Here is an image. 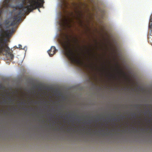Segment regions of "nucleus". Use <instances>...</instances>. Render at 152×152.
Listing matches in <instances>:
<instances>
[{"instance_id": "1", "label": "nucleus", "mask_w": 152, "mask_h": 152, "mask_svg": "<svg viewBox=\"0 0 152 152\" xmlns=\"http://www.w3.org/2000/svg\"><path fill=\"white\" fill-rule=\"evenodd\" d=\"M15 0H4L2 6L0 9V18L1 15L4 10H7L11 6L10 2H13ZM21 3L18 4L16 6L17 9L19 10L16 12L15 15L13 17V20L10 25V26H14L18 23L21 20L22 16L25 14H28L29 12L33 11L34 10L38 9L42 7L44 3V0H30L26 5V0H21ZM2 25L0 23V27Z\"/></svg>"}, {"instance_id": "2", "label": "nucleus", "mask_w": 152, "mask_h": 152, "mask_svg": "<svg viewBox=\"0 0 152 152\" xmlns=\"http://www.w3.org/2000/svg\"><path fill=\"white\" fill-rule=\"evenodd\" d=\"M70 39L67 36L66 39L63 38L62 40H60L59 42L64 50L65 55L71 62L78 66H81L83 63L79 59L77 58L75 53L70 48Z\"/></svg>"}, {"instance_id": "3", "label": "nucleus", "mask_w": 152, "mask_h": 152, "mask_svg": "<svg viewBox=\"0 0 152 152\" xmlns=\"http://www.w3.org/2000/svg\"><path fill=\"white\" fill-rule=\"evenodd\" d=\"M14 31V29L13 28H12L11 31L7 30L5 31L2 30L1 31V34H0L1 37H0V54H3V52H5L7 55L8 59L10 60L13 59L14 56L10 52V48L6 43L3 41V40L4 37H10Z\"/></svg>"}, {"instance_id": "4", "label": "nucleus", "mask_w": 152, "mask_h": 152, "mask_svg": "<svg viewBox=\"0 0 152 152\" xmlns=\"http://www.w3.org/2000/svg\"><path fill=\"white\" fill-rule=\"evenodd\" d=\"M75 15L72 12H71L69 13V15L72 18H70L67 17L65 18L63 20H62V25L63 26H70V23L74 22V19L77 20H80V18L83 16L82 11L75 10Z\"/></svg>"}, {"instance_id": "5", "label": "nucleus", "mask_w": 152, "mask_h": 152, "mask_svg": "<svg viewBox=\"0 0 152 152\" xmlns=\"http://www.w3.org/2000/svg\"><path fill=\"white\" fill-rule=\"evenodd\" d=\"M57 50L54 46H52L50 50H48V53L50 56H52L55 54Z\"/></svg>"}, {"instance_id": "6", "label": "nucleus", "mask_w": 152, "mask_h": 152, "mask_svg": "<svg viewBox=\"0 0 152 152\" xmlns=\"http://www.w3.org/2000/svg\"><path fill=\"white\" fill-rule=\"evenodd\" d=\"M149 27L151 28V31H152V17L151 18L150 20Z\"/></svg>"}, {"instance_id": "7", "label": "nucleus", "mask_w": 152, "mask_h": 152, "mask_svg": "<svg viewBox=\"0 0 152 152\" xmlns=\"http://www.w3.org/2000/svg\"><path fill=\"white\" fill-rule=\"evenodd\" d=\"M62 1L63 4L65 5H67V3L66 0H62Z\"/></svg>"}, {"instance_id": "8", "label": "nucleus", "mask_w": 152, "mask_h": 152, "mask_svg": "<svg viewBox=\"0 0 152 152\" xmlns=\"http://www.w3.org/2000/svg\"><path fill=\"white\" fill-rule=\"evenodd\" d=\"M18 46V47L17 48H19L21 49L22 46H21V45H19Z\"/></svg>"}, {"instance_id": "9", "label": "nucleus", "mask_w": 152, "mask_h": 152, "mask_svg": "<svg viewBox=\"0 0 152 152\" xmlns=\"http://www.w3.org/2000/svg\"><path fill=\"white\" fill-rule=\"evenodd\" d=\"M110 75H111V76L113 77V78H115L116 77L115 76H113L112 74H110Z\"/></svg>"}, {"instance_id": "10", "label": "nucleus", "mask_w": 152, "mask_h": 152, "mask_svg": "<svg viewBox=\"0 0 152 152\" xmlns=\"http://www.w3.org/2000/svg\"><path fill=\"white\" fill-rule=\"evenodd\" d=\"M8 99L9 100H12V99L10 97H9L8 98Z\"/></svg>"}, {"instance_id": "11", "label": "nucleus", "mask_w": 152, "mask_h": 152, "mask_svg": "<svg viewBox=\"0 0 152 152\" xmlns=\"http://www.w3.org/2000/svg\"><path fill=\"white\" fill-rule=\"evenodd\" d=\"M138 106V105H137V104H136V105H135V107H137V106Z\"/></svg>"}, {"instance_id": "12", "label": "nucleus", "mask_w": 152, "mask_h": 152, "mask_svg": "<svg viewBox=\"0 0 152 152\" xmlns=\"http://www.w3.org/2000/svg\"><path fill=\"white\" fill-rule=\"evenodd\" d=\"M6 102V101L5 100L4 101V102L5 103Z\"/></svg>"}, {"instance_id": "13", "label": "nucleus", "mask_w": 152, "mask_h": 152, "mask_svg": "<svg viewBox=\"0 0 152 152\" xmlns=\"http://www.w3.org/2000/svg\"><path fill=\"white\" fill-rule=\"evenodd\" d=\"M148 122H150V120H149V121H148Z\"/></svg>"}]
</instances>
